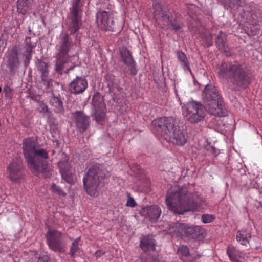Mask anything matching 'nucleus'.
Segmentation results:
<instances>
[{
    "instance_id": "f8f14e48",
    "label": "nucleus",
    "mask_w": 262,
    "mask_h": 262,
    "mask_svg": "<svg viewBox=\"0 0 262 262\" xmlns=\"http://www.w3.org/2000/svg\"><path fill=\"white\" fill-rule=\"evenodd\" d=\"M194 227L185 224L176 223L170 225L167 232L172 236L186 237L193 234Z\"/></svg>"
},
{
    "instance_id": "a878e982",
    "label": "nucleus",
    "mask_w": 262,
    "mask_h": 262,
    "mask_svg": "<svg viewBox=\"0 0 262 262\" xmlns=\"http://www.w3.org/2000/svg\"><path fill=\"white\" fill-rule=\"evenodd\" d=\"M51 105L54 107V111L56 113H61L63 111L62 102L60 99L55 96H53L50 99Z\"/></svg>"
},
{
    "instance_id": "bb28decb",
    "label": "nucleus",
    "mask_w": 262,
    "mask_h": 262,
    "mask_svg": "<svg viewBox=\"0 0 262 262\" xmlns=\"http://www.w3.org/2000/svg\"><path fill=\"white\" fill-rule=\"evenodd\" d=\"M227 253L230 259L234 262H242L241 256L238 253L236 249L232 247H228Z\"/></svg>"
},
{
    "instance_id": "e433bc0d",
    "label": "nucleus",
    "mask_w": 262,
    "mask_h": 262,
    "mask_svg": "<svg viewBox=\"0 0 262 262\" xmlns=\"http://www.w3.org/2000/svg\"><path fill=\"white\" fill-rule=\"evenodd\" d=\"M136 203L135 200L132 197H129L126 203V206L134 207L136 206Z\"/></svg>"
},
{
    "instance_id": "4be33fe9",
    "label": "nucleus",
    "mask_w": 262,
    "mask_h": 262,
    "mask_svg": "<svg viewBox=\"0 0 262 262\" xmlns=\"http://www.w3.org/2000/svg\"><path fill=\"white\" fill-rule=\"evenodd\" d=\"M120 54L123 61L126 64L130 70L131 74H136V72L135 70V62L133 61L129 51L125 49L120 51Z\"/></svg>"
},
{
    "instance_id": "c756f323",
    "label": "nucleus",
    "mask_w": 262,
    "mask_h": 262,
    "mask_svg": "<svg viewBox=\"0 0 262 262\" xmlns=\"http://www.w3.org/2000/svg\"><path fill=\"white\" fill-rule=\"evenodd\" d=\"M224 34L221 33L217 37L215 43L219 50L226 51L225 44L223 39Z\"/></svg>"
},
{
    "instance_id": "c85d7f7f",
    "label": "nucleus",
    "mask_w": 262,
    "mask_h": 262,
    "mask_svg": "<svg viewBox=\"0 0 262 262\" xmlns=\"http://www.w3.org/2000/svg\"><path fill=\"white\" fill-rule=\"evenodd\" d=\"M189 253V249L186 246L181 245L178 248V254L183 261L187 258Z\"/></svg>"
},
{
    "instance_id": "c03bdc74",
    "label": "nucleus",
    "mask_w": 262,
    "mask_h": 262,
    "mask_svg": "<svg viewBox=\"0 0 262 262\" xmlns=\"http://www.w3.org/2000/svg\"><path fill=\"white\" fill-rule=\"evenodd\" d=\"M198 256L200 257L201 256V255H198Z\"/></svg>"
},
{
    "instance_id": "2eb2a0df",
    "label": "nucleus",
    "mask_w": 262,
    "mask_h": 262,
    "mask_svg": "<svg viewBox=\"0 0 262 262\" xmlns=\"http://www.w3.org/2000/svg\"><path fill=\"white\" fill-rule=\"evenodd\" d=\"M21 160L16 159L13 161L8 167L7 170L10 180L13 182H17L22 177Z\"/></svg>"
},
{
    "instance_id": "473e14b6",
    "label": "nucleus",
    "mask_w": 262,
    "mask_h": 262,
    "mask_svg": "<svg viewBox=\"0 0 262 262\" xmlns=\"http://www.w3.org/2000/svg\"><path fill=\"white\" fill-rule=\"evenodd\" d=\"M9 64L12 69L17 67L19 64L18 59L16 56H10L9 57Z\"/></svg>"
},
{
    "instance_id": "ea45409f",
    "label": "nucleus",
    "mask_w": 262,
    "mask_h": 262,
    "mask_svg": "<svg viewBox=\"0 0 262 262\" xmlns=\"http://www.w3.org/2000/svg\"><path fill=\"white\" fill-rule=\"evenodd\" d=\"M38 262H48V258L46 257H43L41 258H39Z\"/></svg>"
},
{
    "instance_id": "0eeeda50",
    "label": "nucleus",
    "mask_w": 262,
    "mask_h": 262,
    "mask_svg": "<svg viewBox=\"0 0 262 262\" xmlns=\"http://www.w3.org/2000/svg\"><path fill=\"white\" fill-rule=\"evenodd\" d=\"M92 116L98 122L104 121L107 111L103 98L99 93H97L94 94L92 98Z\"/></svg>"
},
{
    "instance_id": "6e6552de",
    "label": "nucleus",
    "mask_w": 262,
    "mask_h": 262,
    "mask_svg": "<svg viewBox=\"0 0 262 262\" xmlns=\"http://www.w3.org/2000/svg\"><path fill=\"white\" fill-rule=\"evenodd\" d=\"M81 0H75L72 8L71 17L69 20V30L71 34L75 33L81 25Z\"/></svg>"
},
{
    "instance_id": "4468645a",
    "label": "nucleus",
    "mask_w": 262,
    "mask_h": 262,
    "mask_svg": "<svg viewBox=\"0 0 262 262\" xmlns=\"http://www.w3.org/2000/svg\"><path fill=\"white\" fill-rule=\"evenodd\" d=\"M140 247L142 250L147 255L144 256L142 255L141 257V260H142V257H143L145 259H148L149 257H152V256H156V243L155 239L151 236H144L140 242Z\"/></svg>"
},
{
    "instance_id": "39448f33",
    "label": "nucleus",
    "mask_w": 262,
    "mask_h": 262,
    "mask_svg": "<svg viewBox=\"0 0 262 262\" xmlns=\"http://www.w3.org/2000/svg\"><path fill=\"white\" fill-rule=\"evenodd\" d=\"M105 176V171L102 170L101 166L96 165L90 168L83 178L86 193L91 196H97Z\"/></svg>"
},
{
    "instance_id": "a211bd4d",
    "label": "nucleus",
    "mask_w": 262,
    "mask_h": 262,
    "mask_svg": "<svg viewBox=\"0 0 262 262\" xmlns=\"http://www.w3.org/2000/svg\"><path fill=\"white\" fill-rule=\"evenodd\" d=\"M205 108L209 113L214 116L222 117L226 115V110L222 106V100L208 102L206 104Z\"/></svg>"
},
{
    "instance_id": "20e7f679",
    "label": "nucleus",
    "mask_w": 262,
    "mask_h": 262,
    "mask_svg": "<svg viewBox=\"0 0 262 262\" xmlns=\"http://www.w3.org/2000/svg\"><path fill=\"white\" fill-rule=\"evenodd\" d=\"M36 142L31 138H27L23 141V150L31 170L34 173H45L47 164L45 160L48 158V152L43 149L36 148Z\"/></svg>"
},
{
    "instance_id": "423d86ee",
    "label": "nucleus",
    "mask_w": 262,
    "mask_h": 262,
    "mask_svg": "<svg viewBox=\"0 0 262 262\" xmlns=\"http://www.w3.org/2000/svg\"><path fill=\"white\" fill-rule=\"evenodd\" d=\"M184 117L191 123H196L205 117L204 107L196 101H191L182 106Z\"/></svg>"
},
{
    "instance_id": "a19ab883",
    "label": "nucleus",
    "mask_w": 262,
    "mask_h": 262,
    "mask_svg": "<svg viewBox=\"0 0 262 262\" xmlns=\"http://www.w3.org/2000/svg\"><path fill=\"white\" fill-rule=\"evenodd\" d=\"M235 2L237 5H239V0H235Z\"/></svg>"
},
{
    "instance_id": "aec40b11",
    "label": "nucleus",
    "mask_w": 262,
    "mask_h": 262,
    "mask_svg": "<svg viewBox=\"0 0 262 262\" xmlns=\"http://www.w3.org/2000/svg\"><path fill=\"white\" fill-rule=\"evenodd\" d=\"M203 97L206 103L222 100L216 88L212 85H207L203 92Z\"/></svg>"
},
{
    "instance_id": "79ce46f5",
    "label": "nucleus",
    "mask_w": 262,
    "mask_h": 262,
    "mask_svg": "<svg viewBox=\"0 0 262 262\" xmlns=\"http://www.w3.org/2000/svg\"><path fill=\"white\" fill-rule=\"evenodd\" d=\"M192 8H196V7L195 6H191Z\"/></svg>"
},
{
    "instance_id": "b1692460",
    "label": "nucleus",
    "mask_w": 262,
    "mask_h": 262,
    "mask_svg": "<svg viewBox=\"0 0 262 262\" xmlns=\"http://www.w3.org/2000/svg\"><path fill=\"white\" fill-rule=\"evenodd\" d=\"M250 237V233L246 230L238 231L236 235L237 241L242 245H246L248 243Z\"/></svg>"
},
{
    "instance_id": "412c9836",
    "label": "nucleus",
    "mask_w": 262,
    "mask_h": 262,
    "mask_svg": "<svg viewBox=\"0 0 262 262\" xmlns=\"http://www.w3.org/2000/svg\"><path fill=\"white\" fill-rule=\"evenodd\" d=\"M73 117L79 130L83 132L85 130L90 123V117L85 116L82 112L76 111L73 114Z\"/></svg>"
},
{
    "instance_id": "f704fd0d",
    "label": "nucleus",
    "mask_w": 262,
    "mask_h": 262,
    "mask_svg": "<svg viewBox=\"0 0 262 262\" xmlns=\"http://www.w3.org/2000/svg\"><path fill=\"white\" fill-rule=\"evenodd\" d=\"M215 219L214 216L212 214H204L201 217L202 221L205 223H210L214 221Z\"/></svg>"
},
{
    "instance_id": "393cba45",
    "label": "nucleus",
    "mask_w": 262,
    "mask_h": 262,
    "mask_svg": "<svg viewBox=\"0 0 262 262\" xmlns=\"http://www.w3.org/2000/svg\"><path fill=\"white\" fill-rule=\"evenodd\" d=\"M178 61L185 71L190 72L189 63L186 55L182 52H177Z\"/></svg>"
},
{
    "instance_id": "9b49d317",
    "label": "nucleus",
    "mask_w": 262,
    "mask_h": 262,
    "mask_svg": "<svg viewBox=\"0 0 262 262\" xmlns=\"http://www.w3.org/2000/svg\"><path fill=\"white\" fill-rule=\"evenodd\" d=\"M154 15L157 21H161L164 23L165 25L171 24L173 29L174 30H178L182 27L180 24L177 22L172 21L170 19V16L168 12L164 10L160 4H155L154 5Z\"/></svg>"
},
{
    "instance_id": "1a4fd4ad",
    "label": "nucleus",
    "mask_w": 262,
    "mask_h": 262,
    "mask_svg": "<svg viewBox=\"0 0 262 262\" xmlns=\"http://www.w3.org/2000/svg\"><path fill=\"white\" fill-rule=\"evenodd\" d=\"M61 232L56 230H49L46 234L47 242L49 248L55 252L65 251V245L62 242Z\"/></svg>"
},
{
    "instance_id": "f03ea898",
    "label": "nucleus",
    "mask_w": 262,
    "mask_h": 262,
    "mask_svg": "<svg viewBox=\"0 0 262 262\" xmlns=\"http://www.w3.org/2000/svg\"><path fill=\"white\" fill-rule=\"evenodd\" d=\"M151 126L154 131L161 134L168 142L182 146L187 142L186 126L183 122L172 117H162L152 121Z\"/></svg>"
},
{
    "instance_id": "4c0bfd02",
    "label": "nucleus",
    "mask_w": 262,
    "mask_h": 262,
    "mask_svg": "<svg viewBox=\"0 0 262 262\" xmlns=\"http://www.w3.org/2000/svg\"><path fill=\"white\" fill-rule=\"evenodd\" d=\"M40 111L41 112H46L48 111V107L46 105H45V104L43 103H42L41 104H40Z\"/></svg>"
},
{
    "instance_id": "7c9ffc66",
    "label": "nucleus",
    "mask_w": 262,
    "mask_h": 262,
    "mask_svg": "<svg viewBox=\"0 0 262 262\" xmlns=\"http://www.w3.org/2000/svg\"><path fill=\"white\" fill-rule=\"evenodd\" d=\"M204 147L208 152V154L212 156H216L219 154L217 150L208 142L204 145Z\"/></svg>"
},
{
    "instance_id": "5701e85b",
    "label": "nucleus",
    "mask_w": 262,
    "mask_h": 262,
    "mask_svg": "<svg viewBox=\"0 0 262 262\" xmlns=\"http://www.w3.org/2000/svg\"><path fill=\"white\" fill-rule=\"evenodd\" d=\"M38 68L41 74L43 84L46 85L47 88H48L50 85V81L49 78L48 77L49 71L47 63L43 61H39L38 62Z\"/></svg>"
},
{
    "instance_id": "58836bf2",
    "label": "nucleus",
    "mask_w": 262,
    "mask_h": 262,
    "mask_svg": "<svg viewBox=\"0 0 262 262\" xmlns=\"http://www.w3.org/2000/svg\"><path fill=\"white\" fill-rule=\"evenodd\" d=\"M104 254V252L102 250H98L96 252L95 255L96 257H100Z\"/></svg>"
},
{
    "instance_id": "7ed1b4c3",
    "label": "nucleus",
    "mask_w": 262,
    "mask_h": 262,
    "mask_svg": "<svg viewBox=\"0 0 262 262\" xmlns=\"http://www.w3.org/2000/svg\"><path fill=\"white\" fill-rule=\"evenodd\" d=\"M219 77L226 80L237 90L245 89L250 83L246 67L238 63H223L219 72Z\"/></svg>"
},
{
    "instance_id": "dca6fc26",
    "label": "nucleus",
    "mask_w": 262,
    "mask_h": 262,
    "mask_svg": "<svg viewBox=\"0 0 262 262\" xmlns=\"http://www.w3.org/2000/svg\"><path fill=\"white\" fill-rule=\"evenodd\" d=\"M59 42L56 46L58 51V61H61L62 58H64L68 54L70 43L68 41V36L66 33H61L59 37Z\"/></svg>"
},
{
    "instance_id": "c9c22d12",
    "label": "nucleus",
    "mask_w": 262,
    "mask_h": 262,
    "mask_svg": "<svg viewBox=\"0 0 262 262\" xmlns=\"http://www.w3.org/2000/svg\"><path fill=\"white\" fill-rule=\"evenodd\" d=\"M31 53H32V47L30 46H27L26 47V52L24 54V55L25 56L26 60L28 61L31 58Z\"/></svg>"
},
{
    "instance_id": "a18cd8bd",
    "label": "nucleus",
    "mask_w": 262,
    "mask_h": 262,
    "mask_svg": "<svg viewBox=\"0 0 262 262\" xmlns=\"http://www.w3.org/2000/svg\"><path fill=\"white\" fill-rule=\"evenodd\" d=\"M176 95H177V92L176 90Z\"/></svg>"
},
{
    "instance_id": "f3484780",
    "label": "nucleus",
    "mask_w": 262,
    "mask_h": 262,
    "mask_svg": "<svg viewBox=\"0 0 262 262\" xmlns=\"http://www.w3.org/2000/svg\"><path fill=\"white\" fill-rule=\"evenodd\" d=\"M87 87L86 80L83 77H77L70 83L69 90L72 93L78 94L83 92Z\"/></svg>"
},
{
    "instance_id": "6ab92c4d",
    "label": "nucleus",
    "mask_w": 262,
    "mask_h": 262,
    "mask_svg": "<svg viewBox=\"0 0 262 262\" xmlns=\"http://www.w3.org/2000/svg\"><path fill=\"white\" fill-rule=\"evenodd\" d=\"M142 215L151 222H156L161 214V210L157 205L144 207L141 211Z\"/></svg>"
},
{
    "instance_id": "f257e3e1",
    "label": "nucleus",
    "mask_w": 262,
    "mask_h": 262,
    "mask_svg": "<svg viewBox=\"0 0 262 262\" xmlns=\"http://www.w3.org/2000/svg\"><path fill=\"white\" fill-rule=\"evenodd\" d=\"M166 203L169 209L178 214L203 209L205 206L204 199L187 193L183 189L178 191L176 187L167 192Z\"/></svg>"
},
{
    "instance_id": "9d476101",
    "label": "nucleus",
    "mask_w": 262,
    "mask_h": 262,
    "mask_svg": "<svg viewBox=\"0 0 262 262\" xmlns=\"http://www.w3.org/2000/svg\"><path fill=\"white\" fill-rule=\"evenodd\" d=\"M96 23L103 30L113 31L114 27L113 15L110 11H98L96 13Z\"/></svg>"
},
{
    "instance_id": "72a5a7b5",
    "label": "nucleus",
    "mask_w": 262,
    "mask_h": 262,
    "mask_svg": "<svg viewBox=\"0 0 262 262\" xmlns=\"http://www.w3.org/2000/svg\"><path fill=\"white\" fill-rule=\"evenodd\" d=\"M51 190L53 192L56 193L59 195L65 196L67 195V193L64 192L60 187L54 183L52 184Z\"/></svg>"
},
{
    "instance_id": "37998d69",
    "label": "nucleus",
    "mask_w": 262,
    "mask_h": 262,
    "mask_svg": "<svg viewBox=\"0 0 262 262\" xmlns=\"http://www.w3.org/2000/svg\"><path fill=\"white\" fill-rule=\"evenodd\" d=\"M1 91H2V88H1V86H0V93L1 92Z\"/></svg>"
},
{
    "instance_id": "cd10ccee",
    "label": "nucleus",
    "mask_w": 262,
    "mask_h": 262,
    "mask_svg": "<svg viewBox=\"0 0 262 262\" xmlns=\"http://www.w3.org/2000/svg\"><path fill=\"white\" fill-rule=\"evenodd\" d=\"M29 9V6L25 0H18L17 11L22 14H26Z\"/></svg>"
},
{
    "instance_id": "ddd939ff",
    "label": "nucleus",
    "mask_w": 262,
    "mask_h": 262,
    "mask_svg": "<svg viewBox=\"0 0 262 262\" xmlns=\"http://www.w3.org/2000/svg\"><path fill=\"white\" fill-rule=\"evenodd\" d=\"M62 159L58 162V167L62 179L68 183L72 184L74 183L73 174L71 171V166L68 162L67 155L61 154Z\"/></svg>"
},
{
    "instance_id": "2f4dec72",
    "label": "nucleus",
    "mask_w": 262,
    "mask_h": 262,
    "mask_svg": "<svg viewBox=\"0 0 262 262\" xmlns=\"http://www.w3.org/2000/svg\"><path fill=\"white\" fill-rule=\"evenodd\" d=\"M80 239V238L78 237L72 243L70 251V253L72 256H73L76 252H79V251L78 243Z\"/></svg>"
}]
</instances>
